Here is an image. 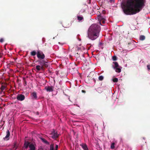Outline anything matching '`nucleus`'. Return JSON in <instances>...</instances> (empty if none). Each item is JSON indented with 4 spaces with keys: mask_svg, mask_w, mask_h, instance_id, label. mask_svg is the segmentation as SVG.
Returning <instances> with one entry per match:
<instances>
[{
    "mask_svg": "<svg viewBox=\"0 0 150 150\" xmlns=\"http://www.w3.org/2000/svg\"><path fill=\"white\" fill-rule=\"evenodd\" d=\"M105 18V16H102L101 15L98 16V20L99 21L100 24H101V21Z\"/></svg>",
    "mask_w": 150,
    "mask_h": 150,
    "instance_id": "nucleus-11",
    "label": "nucleus"
},
{
    "mask_svg": "<svg viewBox=\"0 0 150 150\" xmlns=\"http://www.w3.org/2000/svg\"><path fill=\"white\" fill-rule=\"evenodd\" d=\"M147 67L150 70V65H147Z\"/></svg>",
    "mask_w": 150,
    "mask_h": 150,
    "instance_id": "nucleus-31",
    "label": "nucleus"
},
{
    "mask_svg": "<svg viewBox=\"0 0 150 150\" xmlns=\"http://www.w3.org/2000/svg\"><path fill=\"white\" fill-rule=\"evenodd\" d=\"M101 23L103 24L105 23V18L102 20V21H101Z\"/></svg>",
    "mask_w": 150,
    "mask_h": 150,
    "instance_id": "nucleus-27",
    "label": "nucleus"
},
{
    "mask_svg": "<svg viewBox=\"0 0 150 150\" xmlns=\"http://www.w3.org/2000/svg\"><path fill=\"white\" fill-rule=\"evenodd\" d=\"M38 62H39L41 66H45V67H47L48 66L46 64L47 62L45 61L44 60H40V61H38Z\"/></svg>",
    "mask_w": 150,
    "mask_h": 150,
    "instance_id": "nucleus-9",
    "label": "nucleus"
},
{
    "mask_svg": "<svg viewBox=\"0 0 150 150\" xmlns=\"http://www.w3.org/2000/svg\"><path fill=\"white\" fill-rule=\"evenodd\" d=\"M112 81L113 82H115V83H116L118 81V79L117 78H115L113 79Z\"/></svg>",
    "mask_w": 150,
    "mask_h": 150,
    "instance_id": "nucleus-25",
    "label": "nucleus"
},
{
    "mask_svg": "<svg viewBox=\"0 0 150 150\" xmlns=\"http://www.w3.org/2000/svg\"><path fill=\"white\" fill-rule=\"evenodd\" d=\"M45 88L47 92H52L53 91L54 87L52 86H46Z\"/></svg>",
    "mask_w": 150,
    "mask_h": 150,
    "instance_id": "nucleus-10",
    "label": "nucleus"
},
{
    "mask_svg": "<svg viewBox=\"0 0 150 150\" xmlns=\"http://www.w3.org/2000/svg\"><path fill=\"white\" fill-rule=\"evenodd\" d=\"M29 147L30 149V150H35V146L33 144H30Z\"/></svg>",
    "mask_w": 150,
    "mask_h": 150,
    "instance_id": "nucleus-13",
    "label": "nucleus"
},
{
    "mask_svg": "<svg viewBox=\"0 0 150 150\" xmlns=\"http://www.w3.org/2000/svg\"><path fill=\"white\" fill-rule=\"evenodd\" d=\"M42 141L44 142L46 144H48L49 143L47 142V141L46 140H45V139L44 138H42Z\"/></svg>",
    "mask_w": 150,
    "mask_h": 150,
    "instance_id": "nucleus-23",
    "label": "nucleus"
},
{
    "mask_svg": "<svg viewBox=\"0 0 150 150\" xmlns=\"http://www.w3.org/2000/svg\"><path fill=\"white\" fill-rule=\"evenodd\" d=\"M30 144V142H28L25 141L24 144V146L25 147V148L27 149L28 146H29Z\"/></svg>",
    "mask_w": 150,
    "mask_h": 150,
    "instance_id": "nucleus-14",
    "label": "nucleus"
},
{
    "mask_svg": "<svg viewBox=\"0 0 150 150\" xmlns=\"http://www.w3.org/2000/svg\"><path fill=\"white\" fill-rule=\"evenodd\" d=\"M37 55L38 58L40 60L43 59L45 58V55L43 52L40 51H38Z\"/></svg>",
    "mask_w": 150,
    "mask_h": 150,
    "instance_id": "nucleus-5",
    "label": "nucleus"
},
{
    "mask_svg": "<svg viewBox=\"0 0 150 150\" xmlns=\"http://www.w3.org/2000/svg\"><path fill=\"white\" fill-rule=\"evenodd\" d=\"M77 18L78 20L79 21L82 20L83 19V16H77Z\"/></svg>",
    "mask_w": 150,
    "mask_h": 150,
    "instance_id": "nucleus-18",
    "label": "nucleus"
},
{
    "mask_svg": "<svg viewBox=\"0 0 150 150\" xmlns=\"http://www.w3.org/2000/svg\"><path fill=\"white\" fill-rule=\"evenodd\" d=\"M6 86L4 85H2L1 87V92L2 93L4 90L6 88Z\"/></svg>",
    "mask_w": 150,
    "mask_h": 150,
    "instance_id": "nucleus-16",
    "label": "nucleus"
},
{
    "mask_svg": "<svg viewBox=\"0 0 150 150\" xmlns=\"http://www.w3.org/2000/svg\"><path fill=\"white\" fill-rule=\"evenodd\" d=\"M50 135V137L55 139L57 138L59 136V134H57V132L54 129L52 130Z\"/></svg>",
    "mask_w": 150,
    "mask_h": 150,
    "instance_id": "nucleus-4",
    "label": "nucleus"
},
{
    "mask_svg": "<svg viewBox=\"0 0 150 150\" xmlns=\"http://www.w3.org/2000/svg\"><path fill=\"white\" fill-rule=\"evenodd\" d=\"M100 27L97 24L92 25L88 29V35L92 40H94L99 36Z\"/></svg>",
    "mask_w": 150,
    "mask_h": 150,
    "instance_id": "nucleus-2",
    "label": "nucleus"
},
{
    "mask_svg": "<svg viewBox=\"0 0 150 150\" xmlns=\"http://www.w3.org/2000/svg\"><path fill=\"white\" fill-rule=\"evenodd\" d=\"M115 143L114 142H113L112 143L110 146V148L112 149H113L115 148Z\"/></svg>",
    "mask_w": 150,
    "mask_h": 150,
    "instance_id": "nucleus-20",
    "label": "nucleus"
},
{
    "mask_svg": "<svg viewBox=\"0 0 150 150\" xmlns=\"http://www.w3.org/2000/svg\"><path fill=\"white\" fill-rule=\"evenodd\" d=\"M36 69L38 71L40 70V66L39 65H37L36 66Z\"/></svg>",
    "mask_w": 150,
    "mask_h": 150,
    "instance_id": "nucleus-21",
    "label": "nucleus"
},
{
    "mask_svg": "<svg viewBox=\"0 0 150 150\" xmlns=\"http://www.w3.org/2000/svg\"><path fill=\"white\" fill-rule=\"evenodd\" d=\"M4 41V40L2 38H1L0 40V42H2Z\"/></svg>",
    "mask_w": 150,
    "mask_h": 150,
    "instance_id": "nucleus-30",
    "label": "nucleus"
},
{
    "mask_svg": "<svg viewBox=\"0 0 150 150\" xmlns=\"http://www.w3.org/2000/svg\"><path fill=\"white\" fill-rule=\"evenodd\" d=\"M82 92L83 93H85L86 91L85 90H83L82 91Z\"/></svg>",
    "mask_w": 150,
    "mask_h": 150,
    "instance_id": "nucleus-33",
    "label": "nucleus"
},
{
    "mask_svg": "<svg viewBox=\"0 0 150 150\" xmlns=\"http://www.w3.org/2000/svg\"><path fill=\"white\" fill-rule=\"evenodd\" d=\"M31 96L33 100H38V97L36 93L33 92L31 93Z\"/></svg>",
    "mask_w": 150,
    "mask_h": 150,
    "instance_id": "nucleus-8",
    "label": "nucleus"
},
{
    "mask_svg": "<svg viewBox=\"0 0 150 150\" xmlns=\"http://www.w3.org/2000/svg\"><path fill=\"white\" fill-rule=\"evenodd\" d=\"M145 39V37L143 35H140L139 37V40H144Z\"/></svg>",
    "mask_w": 150,
    "mask_h": 150,
    "instance_id": "nucleus-17",
    "label": "nucleus"
},
{
    "mask_svg": "<svg viewBox=\"0 0 150 150\" xmlns=\"http://www.w3.org/2000/svg\"><path fill=\"white\" fill-rule=\"evenodd\" d=\"M14 146L15 147L16 146V143H14Z\"/></svg>",
    "mask_w": 150,
    "mask_h": 150,
    "instance_id": "nucleus-35",
    "label": "nucleus"
},
{
    "mask_svg": "<svg viewBox=\"0 0 150 150\" xmlns=\"http://www.w3.org/2000/svg\"><path fill=\"white\" fill-rule=\"evenodd\" d=\"M146 3V0H127L123 11L126 15L135 14L142 10Z\"/></svg>",
    "mask_w": 150,
    "mask_h": 150,
    "instance_id": "nucleus-1",
    "label": "nucleus"
},
{
    "mask_svg": "<svg viewBox=\"0 0 150 150\" xmlns=\"http://www.w3.org/2000/svg\"><path fill=\"white\" fill-rule=\"evenodd\" d=\"M26 85V82L25 81V84H24V85L25 86Z\"/></svg>",
    "mask_w": 150,
    "mask_h": 150,
    "instance_id": "nucleus-36",
    "label": "nucleus"
},
{
    "mask_svg": "<svg viewBox=\"0 0 150 150\" xmlns=\"http://www.w3.org/2000/svg\"><path fill=\"white\" fill-rule=\"evenodd\" d=\"M54 144H51L50 145V150H54Z\"/></svg>",
    "mask_w": 150,
    "mask_h": 150,
    "instance_id": "nucleus-22",
    "label": "nucleus"
},
{
    "mask_svg": "<svg viewBox=\"0 0 150 150\" xmlns=\"http://www.w3.org/2000/svg\"><path fill=\"white\" fill-rule=\"evenodd\" d=\"M25 98V96L22 94H18L16 97L17 100L21 101L24 100Z\"/></svg>",
    "mask_w": 150,
    "mask_h": 150,
    "instance_id": "nucleus-7",
    "label": "nucleus"
},
{
    "mask_svg": "<svg viewBox=\"0 0 150 150\" xmlns=\"http://www.w3.org/2000/svg\"><path fill=\"white\" fill-rule=\"evenodd\" d=\"M114 0H109V2H110L111 3H112V2H114Z\"/></svg>",
    "mask_w": 150,
    "mask_h": 150,
    "instance_id": "nucleus-32",
    "label": "nucleus"
},
{
    "mask_svg": "<svg viewBox=\"0 0 150 150\" xmlns=\"http://www.w3.org/2000/svg\"><path fill=\"white\" fill-rule=\"evenodd\" d=\"M80 146L82 147L84 150H88L86 144H80Z\"/></svg>",
    "mask_w": 150,
    "mask_h": 150,
    "instance_id": "nucleus-12",
    "label": "nucleus"
},
{
    "mask_svg": "<svg viewBox=\"0 0 150 150\" xmlns=\"http://www.w3.org/2000/svg\"><path fill=\"white\" fill-rule=\"evenodd\" d=\"M112 59L113 61H116L117 59V57L116 56H113L112 57Z\"/></svg>",
    "mask_w": 150,
    "mask_h": 150,
    "instance_id": "nucleus-26",
    "label": "nucleus"
},
{
    "mask_svg": "<svg viewBox=\"0 0 150 150\" xmlns=\"http://www.w3.org/2000/svg\"><path fill=\"white\" fill-rule=\"evenodd\" d=\"M104 77L102 76H99L98 79L100 81H102Z\"/></svg>",
    "mask_w": 150,
    "mask_h": 150,
    "instance_id": "nucleus-24",
    "label": "nucleus"
},
{
    "mask_svg": "<svg viewBox=\"0 0 150 150\" xmlns=\"http://www.w3.org/2000/svg\"><path fill=\"white\" fill-rule=\"evenodd\" d=\"M58 148V145H57V144H56L55 147V150H57Z\"/></svg>",
    "mask_w": 150,
    "mask_h": 150,
    "instance_id": "nucleus-28",
    "label": "nucleus"
},
{
    "mask_svg": "<svg viewBox=\"0 0 150 150\" xmlns=\"http://www.w3.org/2000/svg\"><path fill=\"white\" fill-rule=\"evenodd\" d=\"M6 135L5 136V137H4L3 138V140L1 141V143L2 142L3 143V141H8L9 139V136H10V132L9 131V130L8 129L7 130L6 132Z\"/></svg>",
    "mask_w": 150,
    "mask_h": 150,
    "instance_id": "nucleus-6",
    "label": "nucleus"
},
{
    "mask_svg": "<svg viewBox=\"0 0 150 150\" xmlns=\"http://www.w3.org/2000/svg\"><path fill=\"white\" fill-rule=\"evenodd\" d=\"M113 64H114V66L112 65V67L115 70V71L117 73L120 72L121 71V69L118 63L117 62H113Z\"/></svg>",
    "mask_w": 150,
    "mask_h": 150,
    "instance_id": "nucleus-3",
    "label": "nucleus"
},
{
    "mask_svg": "<svg viewBox=\"0 0 150 150\" xmlns=\"http://www.w3.org/2000/svg\"><path fill=\"white\" fill-rule=\"evenodd\" d=\"M103 90V88L102 87L98 88L97 89V91L99 93H101Z\"/></svg>",
    "mask_w": 150,
    "mask_h": 150,
    "instance_id": "nucleus-15",
    "label": "nucleus"
},
{
    "mask_svg": "<svg viewBox=\"0 0 150 150\" xmlns=\"http://www.w3.org/2000/svg\"><path fill=\"white\" fill-rule=\"evenodd\" d=\"M36 54V52L35 51H33L30 52L31 55L32 56H35Z\"/></svg>",
    "mask_w": 150,
    "mask_h": 150,
    "instance_id": "nucleus-19",
    "label": "nucleus"
},
{
    "mask_svg": "<svg viewBox=\"0 0 150 150\" xmlns=\"http://www.w3.org/2000/svg\"><path fill=\"white\" fill-rule=\"evenodd\" d=\"M131 44V42H129L128 43V45H129L130 44Z\"/></svg>",
    "mask_w": 150,
    "mask_h": 150,
    "instance_id": "nucleus-37",
    "label": "nucleus"
},
{
    "mask_svg": "<svg viewBox=\"0 0 150 150\" xmlns=\"http://www.w3.org/2000/svg\"><path fill=\"white\" fill-rule=\"evenodd\" d=\"M2 54L0 52V58H1L2 57Z\"/></svg>",
    "mask_w": 150,
    "mask_h": 150,
    "instance_id": "nucleus-34",
    "label": "nucleus"
},
{
    "mask_svg": "<svg viewBox=\"0 0 150 150\" xmlns=\"http://www.w3.org/2000/svg\"><path fill=\"white\" fill-rule=\"evenodd\" d=\"M44 67H45V66H40V70L41 69L43 70Z\"/></svg>",
    "mask_w": 150,
    "mask_h": 150,
    "instance_id": "nucleus-29",
    "label": "nucleus"
}]
</instances>
